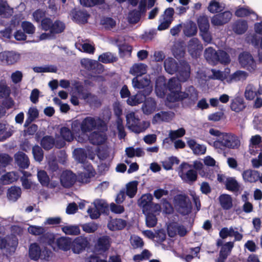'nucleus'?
<instances>
[{
  "label": "nucleus",
  "mask_w": 262,
  "mask_h": 262,
  "mask_svg": "<svg viewBox=\"0 0 262 262\" xmlns=\"http://www.w3.org/2000/svg\"><path fill=\"white\" fill-rule=\"evenodd\" d=\"M71 129L74 133L79 134L77 140L79 142H83L88 140V133L95 129L106 130V126L100 117L88 116L81 122L78 120L73 121L71 123Z\"/></svg>",
  "instance_id": "obj_1"
},
{
  "label": "nucleus",
  "mask_w": 262,
  "mask_h": 262,
  "mask_svg": "<svg viewBox=\"0 0 262 262\" xmlns=\"http://www.w3.org/2000/svg\"><path fill=\"white\" fill-rule=\"evenodd\" d=\"M214 137L216 139L214 141V148L219 154H222L226 156V151L225 148L236 149L241 145L239 138L231 133L222 132L214 129Z\"/></svg>",
  "instance_id": "obj_2"
},
{
  "label": "nucleus",
  "mask_w": 262,
  "mask_h": 262,
  "mask_svg": "<svg viewBox=\"0 0 262 262\" xmlns=\"http://www.w3.org/2000/svg\"><path fill=\"white\" fill-rule=\"evenodd\" d=\"M126 125L132 132L139 134L145 131L150 126L149 121L140 122L138 116L134 112H129L126 115Z\"/></svg>",
  "instance_id": "obj_3"
},
{
  "label": "nucleus",
  "mask_w": 262,
  "mask_h": 262,
  "mask_svg": "<svg viewBox=\"0 0 262 262\" xmlns=\"http://www.w3.org/2000/svg\"><path fill=\"white\" fill-rule=\"evenodd\" d=\"M238 60L241 67L250 73L254 72L257 69L256 61L252 54L248 52H241L238 55Z\"/></svg>",
  "instance_id": "obj_4"
},
{
  "label": "nucleus",
  "mask_w": 262,
  "mask_h": 262,
  "mask_svg": "<svg viewBox=\"0 0 262 262\" xmlns=\"http://www.w3.org/2000/svg\"><path fill=\"white\" fill-rule=\"evenodd\" d=\"M167 88L170 93L167 96V99L170 102L179 101L181 93V85L178 80L173 77L170 79L167 83Z\"/></svg>",
  "instance_id": "obj_5"
},
{
  "label": "nucleus",
  "mask_w": 262,
  "mask_h": 262,
  "mask_svg": "<svg viewBox=\"0 0 262 262\" xmlns=\"http://www.w3.org/2000/svg\"><path fill=\"white\" fill-rule=\"evenodd\" d=\"M41 25L43 30L49 31L51 34L60 33L65 29V25L63 22L56 20L53 23L52 20L48 18L42 19Z\"/></svg>",
  "instance_id": "obj_6"
},
{
  "label": "nucleus",
  "mask_w": 262,
  "mask_h": 262,
  "mask_svg": "<svg viewBox=\"0 0 262 262\" xmlns=\"http://www.w3.org/2000/svg\"><path fill=\"white\" fill-rule=\"evenodd\" d=\"M175 206L178 211L183 214L187 215L191 212V203L188 197L185 195H178L174 198Z\"/></svg>",
  "instance_id": "obj_7"
},
{
  "label": "nucleus",
  "mask_w": 262,
  "mask_h": 262,
  "mask_svg": "<svg viewBox=\"0 0 262 262\" xmlns=\"http://www.w3.org/2000/svg\"><path fill=\"white\" fill-rule=\"evenodd\" d=\"M216 245L218 248H220L216 262H225L234 247V242L224 243L222 239H217Z\"/></svg>",
  "instance_id": "obj_8"
},
{
  "label": "nucleus",
  "mask_w": 262,
  "mask_h": 262,
  "mask_svg": "<svg viewBox=\"0 0 262 262\" xmlns=\"http://www.w3.org/2000/svg\"><path fill=\"white\" fill-rule=\"evenodd\" d=\"M192 166L186 163H182L179 167V175L186 182H194L197 178V172L192 169Z\"/></svg>",
  "instance_id": "obj_9"
},
{
  "label": "nucleus",
  "mask_w": 262,
  "mask_h": 262,
  "mask_svg": "<svg viewBox=\"0 0 262 262\" xmlns=\"http://www.w3.org/2000/svg\"><path fill=\"white\" fill-rule=\"evenodd\" d=\"M89 242L87 237L79 236L72 241V250L74 253L82 252L89 246Z\"/></svg>",
  "instance_id": "obj_10"
},
{
  "label": "nucleus",
  "mask_w": 262,
  "mask_h": 262,
  "mask_svg": "<svg viewBox=\"0 0 262 262\" xmlns=\"http://www.w3.org/2000/svg\"><path fill=\"white\" fill-rule=\"evenodd\" d=\"M246 107L247 103L242 96H235L230 100V108L233 112L238 113L244 111Z\"/></svg>",
  "instance_id": "obj_11"
},
{
  "label": "nucleus",
  "mask_w": 262,
  "mask_h": 262,
  "mask_svg": "<svg viewBox=\"0 0 262 262\" xmlns=\"http://www.w3.org/2000/svg\"><path fill=\"white\" fill-rule=\"evenodd\" d=\"M20 55L14 52H4L0 53V62L7 64H13L20 59Z\"/></svg>",
  "instance_id": "obj_12"
},
{
  "label": "nucleus",
  "mask_w": 262,
  "mask_h": 262,
  "mask_svg": "<svg viewBox=\"0 0 262 262\" xmlns=\"http://www.w3.org/2000/svg\"><path fill=\"white\" fill-rule=\"evenodd\" d=\"M100 131H95L92 133L88 139L94 145H100L104 143L106 140V136L104 133L105 130L100 129Z\"/></svg>",
  "instance_id": "obj_13"
},
{
  "label": "nucleus",
  "mask_w": 262,
  "mask_h": 262,
  "mask_svg": "<svg viewBox=\"0 0 262 262\" xmlns=\"http://www.w3.org/2000/svg\"><path fill=\"white\" fill-rule=\"evenodd\" d=\"M232 16L231 12L228 10L214 14V26H223L228 23Z\"/></svg>",
  "instance_id": "obj_14"
},
{
  "label": "nucleus",
  "mask_w": 262,
  "mask_h": 262,
  "mask_svg": "<svg viewBox=\"0 0 262 262\" xmlns=\"http://www.w3.org/2000/svg\"><path fill=\"white\" fill-rule=\"evenodd\" d=\"M177 73V78H176L179 82H185L190 77V66L186 62L181 63L180 67L178 68Z\"/></svg>",
  "instance_id": "obj_15"
},
{
  "label": "nucleus",
  "mask_w": 262,
  "mask_h": 262,
  "mask_svg": "<svg viewBox=\"0 0 262 262\" xmlns=\"http://www.w3.org/2000/svg\"><path fill=\"white\" fill-rule=\"evenodd\" d=\"M76 180V175L69 170L63 171L60 176V182L64 187L72 186L75 182Z\"/></svg>",
  "instance_id": "obj_16"
},
{
  "label": "nucleus",
  "mask_w": 262,
  "mask_h": 262,
  "mask_svg": "<svg viewBox=\"0 0 262 262\" xmlns=\"http://www.w3.org/2000/svg\"><path fill=\"white\" fill-rule=\"evenodd\" d=\"M215 60L222 64L227 66L230 63L231 59L229 55L226 51L223 50L216 51L214 49V65Z\"/></svg>",
  "instance_id": "obj_17"
},
{
  "label": "nucleus",
  "mask_w": 262,
  "mask_h": 262,
  "mask_svg": "<svg viewBox=\"0 0 262 262\" xmlns=\"http://www.w3.org/2000/svg\"><path fill=\"white\" fill-rule=\"evenodd\" d=\"M174 116V114L172 112H161L154 116L152 122L156 124L160 122H169L172 120Z\"/></svg>",
  "instance_id": "obj_18"
},
{
  "label": "nucleus",
  "mask_w": 262,
  "mask_h": 262,
  "mask_svg": "<svg viewBox=\"0 0 262 262\" xmlns=\"http://www.w3.org/2000/svg\"><path fill=\"white\" fill-rule=\"evenodd\" d=\"M179 67L177 61L172 57H167L164 61V68L165 71L171 75L176 73Z\"/></svg>",
  "instance_id": "obj_19"
},
{
  "label": "nucleus",
  "mask_w": 262,
  "mask_h": 262,
  "mask_svg": "<svg viewBox=\"0 0 262 262\" xmlns=\"http://www.w3.org/2000/svg\"><path fill=\"white\" fill-rule=\"evenodd\" d=\"M14 159L17 165L21 168L26 169L30 165L28 156L21 151H18L15 154Z\"/></svg>",
  "instance_id": "obj_20"
},
{
  "label": "nucleus",
  "mask_w": 262,
  "mask_h": 262,
  "mask_svg": "<svg viewBox=\"0 0 262 262\" xmlns=\"http://www.w3.org/2000/svg\"><path fill=\"white\" fill-rule=\"evenodd\" d=\"M231 28L236 34L242 35L247 30L248 24L245 20L238 19L233 23Z\"/></svg>",
  "instance_id": "obj_21"
},
{
  "label": "nucleus",
  "mask_w": 262,
  "mask_h": 262,
  "mask_svg": "<svg viewBox=\"0 0 262 262\" xmlns=\"http://www.w3.org/2000/svg\"><path fill=\"white\" fill-rule=\"evenodd\" d=\"M156 108L157 103L152 98L146 99L142 106V111L145 115L152 114L156 110Z\"/></svg>",
  "instance_id": "obj_22"
},
{
  "label": "nucleus",
  "mask_w": 262,
  "mask_h": 262,
  "mask_svg": "<svg viewBox=\"0 0 262 262\" xmlns=\"http://www.w3.org/2000/svg\"><path fill=\"white\" fill-rule=\"evenodd\" d=\"M166 81L164 77L159 76L156 81L155 91L159 97H163L165 94Z\"/></svg>",
  "instance_id": "obj_23"
},
{
  "label": "nucleus",
  "mask_w": 262,
  "mask_h": 262,
  "mask_svg": "<svg viewBox=\"0 0 262 262\" xmlns=\"http://www.w3.org/2000/svg\"><path fill=\"white\" fill-rule=\"evenodd\" d=\"M126 225V222L121 219H112L107 224L108 228L111 231L123 229Z\"/></svg>",
  "instance_id": "obj_24"
},
{
  "label": "nucleus",
  "mask_w": 262,
  "mask_h": 262,
  "mask_svg": "<svg viewBox=\"0 0 262 262\" xmlns=\"http://www.w3.org/2000/svg\"><path fill=\"white\" fill-rule=\"evenodd\" d=\"M242 177L245 182L255 183L258 181V171L253 169H247L242 173Z\"/></svg>",
  "instance_id": "obj_25"
},
{
  "label": "nucleus",
  "mask_w": 262,
  "mask_h": 262,
  "mask_svg": "<svg viewBox=\"0 0 262 262\" xmlns=\"http://www.w3.org/2000/svg\"><path fill=\"white\" fill-rule=\"evenodd\" d=\"M180 97L179 101L182 100L185 98H188L192 101H194L197 100L198 94L194 88L191 86L186 89L185 92H181V93H180Z\"/></svg>",
  "instance_id": "obj_26"
},
{
  "label": "nucleus",
  "mask_w": 262,
  "mask_h": 262,
  "mask_svg": "<svg viewBox=\"0 0 262 262\" xmlns=\"http://www.w3.org/2000/svg\"><path fill=\"white\" fill-rule=\"evenodd\" d=\"M187 144L194 155H204L206 151V147L205 145L197 143L194 140L188 141Z\"/></svg>",
  "instance_id": "obj_27"
},
{
  "label": "nucleus",
  "mask_w": 262,
  "mask_h": 262,
  "mask_svg": "<svg viewBox=\"0 0 262 262\" xmlns=\"http://www.w3.org/2000/svg\"><path fill=\"white\" fill-rule=\"evenodd\" d=\"M152 195L151 194L147 193L143 195L138 200V205L142 208L144 213L148 211V208L152 203Z\"/></svg>",
  "instance_id": "obj_28"
},
{
  "label": "nucleus",
  "mask_w": 262,
  "mask_h": 262,
  "mask_svg": "<svg viewBox=\"0 0 262 262\" xmlns=\"http://www.w3.org/2000/svg\"><path fill=\"white\" fill-rule=\"evenodd\" d=\"M111 242V238L110 236H103L98 239L96 246L98 250L104 252L109 249Z\"/></svg>",
  "instance_id": "obj_29"
},
{
  "label": "nucleus",
  "mask_w": 262,
  "mask_h": 262,
  "mask_svg": "<svg viewBox=\"0 0 262 262\" xmlns=\"http://www.w3.org/2000/svg\"><path fill=\"white\" fill-rule=\"evenodd\" d=\"M13 14V9L6 1L0 0V16L4 18H9Z\"/></svg>",
  "instance_id": "obj_30"
},
{
  "label": "nucleus",
  "mask_w": 262,
  "mask_h": 262,
  "mask_svg": "<svg viewBox=\"0 0 262 262\" xmlns=\"http://www.w3.org/2000/svg\"><path fill=\"white\" fill-rule=\"evenodd\" d=\"M219 200L222 208L224 210H229L233 206L232 199L229 194H221L219 198Z\"/></svg>",
  "instance_id": "obj_31"
},
{
  "label": "nucleus",
  "mask_w": 262,
  "mask_h": 262,
  "mask_svg": "<svg viewBox=\"0 0 262 262\" xmlns=\"http://www.w3.org/2000/svg\"><path fill=\"white\" fill-rule=\"evenodd\" d=\"M75 89L76 90V94L80 99L88 101L93 97V96L79 83L76 84Z\"/></svg>",
  "instance_id": "obj_32"
},
{
  "label": "nucleus",
  "mask_w": 262,
  "mask_h": 262,
  "mask_svg": "<svg viewBox=\"0 0 262 262\" xmlns=\"http://www.w3.org/2000/svg\"><path fill=\"white\" fill-rule=\"evenodd\" d=\"M56 243L59 249L68 251L72 249V239L68 237H61L57 239Z\"/></svg>",
  "instance_id": "obj_33"
},
{
  "label": "nucleus",
  "mask_w": 262,
  "mask_h": 262,
  "mask_svg": "<svg viewBox=\"0 0 262 262\" xmlns=\"http://www.w3.org/2000/svg\"><path fill=\"white\" fill-rule=\"evenodd\" d=\"M21 190L20 187L12 186L8 189L7 191V198L10 201L15 202L21 196Z\"/></svg>",
  "instance_id": "obj_34"
},
{
  "label": "nucleus",
  "mask_w": 262,
  "mask_h": 262,
  "mask_svg": "<svg viewBox=\"0 0 262 262\" xmlns=\"http://www.w3.org/2000/svg\"><path fill=\"white\" fill-rule=\"evenodd\" d=\"M225 186L227 190L232 192H237L240 188L239 183L234 177H227Z\"/></svg>",
  "instance_id": "obj_35"
},
{
  "label": "nucleus",
  "mask_w": 262,
  "mask_h": 262,
  "mask_svg": "<svg viewBox=\"0 0 262 262\" xmlns=\"http://www.w3.org/2000/svg\"><path fill=\"white\" fill-rule=\"evenodd\" d=\"M147 71V66L143 63H136L134 64L130 69L129 72L131 74L140 76L145 74Z\"/></svg>",
  "instance_id": "obj_36"
},
{
  "label": "nucleus",
  "mask_w": 262,
  "mask_h": 262,
  "mask_svg": "<svg viewBox=\"0 0 262 262\" xmlns=\"http://www.w3.org/2000/svg\"><path fill=\"white\" fill-rule=\"evenodd\" d=\"M248 76V74L246 71L237 70L234 73L229 76L227 81L231 83L232 81H238L245 80Z\"/></svg>",
  "instance_id": "obj_37"
},
{
  "label": "nucleus",
  "mask_w": 262,
  "mask_h": 262,
  "mask_svg": "<svg viewBox=\"0 0 262 262\" xmlns=\"http://www.w3.org/2000/svg\"><path fill=\"white\" fill-rule=\"evenodd\" d=\"M37 178L38 181L43 186L53 187L57 185V183L54 185L50 184V178L47 172L44 170H40L38 171Z\"/></svg>",
  "instance_id": "obj_38"
},
{
  "label": "nucleus",
  "mask_w": 262,
  "mask_h": 262,
  "mask_svg": "<svg viewBox=\"0 0 262 262\" xmlns=\"http://www.w3.org/2000/svg\"><path fill=\"white\" fill-rule=\"evenodd\" d=\"M188 51L192 56H196L198 51L201 50L202 46L199 40L196 38H192L188 43Z\"/></svg>",
  "instance_id": "obj_39"
},
{
  "label": "nucleus",
  "mask_w": 262,
  "mask_h": 262,
  "mask_svg": "<svg viewBox=\"0 0 262 262\" xmlns=\"http://www.w3.org/2000/svg\"><path fill=\"white\" fill-rule=\"evenodd\" d=\"M27 115V118L24 124L25 126L29 125L32 122L37 118L39 116V112L36 107H30L28 110Z\"/></svg>",
  "instance_id": "obj_40"
},
{
  "label": "nucleus",
  "mask_w": 262,
  "mask_h": 262,
  "mask_svg": "<svg viewBox=\"0 0 262 262\" xmlns=\"http://www.w3.org/2000/svg\"><path fill=\"white\" fill-rule=\"evenodd\" d=\"M19 178L18 173L14 171H11L7 172L6 174L3 175L0 180L3 183V184L6 185L12 183L17 180Z\"/></svg>",
  "instance_id": "obj_41"
},
{
  "label": "nucleus",
  "mask_w": 262,
  "mask_h": 262,
  "mask_svg": "<svg viewBox=\"0 0 262 262\" xmlns=\"http://www.w3.org/2000/svg\"><path fill=\"white\" fill-rule=\"evenodd\" d=\"M196 32L197 28L193 22L190 21L184 24L183 32L185 36L188 37L193 36Z\"/></svg>",
  "instance_id": "obj_42"
},
{
  "label": "nucleus",
  "mask_w": 262,
  "mask_h": 262,
  "mask_svg": "<svg viewBox=\"0 0 262 262\" xmlns=\"http://www.w3.org/2000/svg\"><path fill=\"white\" fill-rule=\"evenodd\" d=\"M61 230L66 234L77 235L80 233V229L78 225H66L61 227Z\"/></svg>",
  "instance_id": "obj_43"
},
{
  "label": "nucleus",
  "mask_w": 262,
  "mask_h": 262,
  "mask_svg": "<svg viewBox=\"0 0 262 262\" xmlns=\"http://www.w3.org/2000/svg\"><path fill=\"white\" fill-rule=\"evenodd\" d=\"M12 134L10 126L6 124L0 123V141H4L10 137Z\"/></svg>",
  "instance_id": "obj_44"
},
{
  "label": "nucleus",
  "mask_w": 262,
  "mask_h": 262,
  "mask_svg": "<svg viewBox=\"0 0 262 262\" xmlns=\"http://www.w3.org/2000/svg\"><path fill=\"white\" fill-rule=\"evenodd\" d=\"M150 80L147 77L139 80L137 77H135L132 80V84L134 88L141 89L150 85Z\"/></svg>",
  "instance_id": "obj_45"
},
{
  "label": "nucleus",
  "mask_w": 262,
  "mask_h": 262,
  "mask_svg": "<svg viewBox=\"0 0 262 262\" xmlns=\"http://www.w3.org/2000/svg\"><path fill=\"white\" fill-rule=\"evenodd\" d=\"M81 66L88 70L94 69L96 67H102V65L98 61L88 58H83L81 60Z\"/></svg>",
  "instance_id": "obj_46"
},
{
  "label": "nucleus",
  "mask_w": 262,
  "mask_h": 262,
  "mask_svg": "<svg viewBox=\"0 0 262 262\" xmlns=\"http://www.w3.org/2000/svg\"><path fill=\"white\" fill-rule=\"evenodd\" d=\"M41 249L36 243L32 244L29 248V256L32 259L37 260L40 258Z\"/></svg>",
  "instance_id": "obj_47"
},
{
  "label": "nucleus",
  "mask_w": 262,
  "mask_h": 262,
  "mask_svg": "<svg viewBox=\"0 0 262 262\" xmlns=\"http://www.w3.org/2000/svg\"><path fill=\"white\" fill-rule=\"evenodd\" d=\"M72 131H73L72 130ZM60 135L61 137L66 141L70 142L74 139V136H76V139H77L78 134H75L67 127H61L60 129Z\"/></svg>",
  "instance_id": "obj_48"
},
{
  "label": "nucleus",
  "mask_w": 262,
  "mask_h": 262,
  "mask_svg": "<svg viewBox=\"0 0 262 262\" xmlns=\"http://www.w3.org/2000/svg\"><path fill=\"white\" fill-rule=\"evenodd\" d=\"M75 159L79 163L85 164L87 155L83 149L77 148L73 151Z\"/></svg>",
  "instance_id": "obj_49"
},
{
  "label": "nucleus",
  "mask_w": 262,
  "mask_h": 262,
  "mask_svg": "<svg viewBox=\"0 0 262 262\" xmlns=\"http://www.w3.org/2000/svg\"><path fill=\"white\" fill-rule=\"evenodd\" d=\"M88 14L85 11H76L73 13V19L78 23H85L87 21Z\"/></svg>",
  "instance_id": "obj_50"
},
{
  "label": "nucleus",
  "mask_w": 262,
  "mask_h": 262,
  "mask_svg": "<svg viewBox=\"0 0 262 262\" xmlns=\"http://www.w3.org/2000/svg\"><path fill=\"white\" fill-rule=\"evenodd\" d=\"M138 182L137 181L130 182L126 184V194L130 198H133L137 191Z\"/></svg>",
  "instance_id": "obj_51"
},
{
  "label": "nucleus",
  "mask_w": 262,
  "mask_h": 262,
  "mask_svg": "<svg viewBox=\"0 0 262 262\" xmlns=\"http://www.w3.org/2000/svg\"><path fill=\"white\" fill-rule=\"evenodd\" d=\"M86 166L88 172H81L79 175L80 180L82 183L88 182L89 179L94 176V172L92 166L90 164H88Z\"/></svg>",
  "instance_id": "obj_52"
},
{
  "label": "nucleus",
  "mask_w": 262,
  "mask_h": 262,
  "mask_svg": "<svg viewBox=\"0 0 262 262\" xmlns=\"http://www.w3.org/2000/svg\"><path fill=\"white\" fill-rule=\"evenodd\" d=\"M146 216L145 221L146 226L148 228H152L157 224V219L156 216V214H154L148 211L145 212L144 213Z\"/></svg>",
  "instance_id": "obj_53"
},
{
  "label": "nucleus",
  "mask_w": 262,
  "mask_h": 262,
  "mask_svg": "<svg viewBox=\"0 0 262 262\" xmlns=\"http://www.w3.org/2000/svg\"><path fill=\"white\" fill-rule=\"evenodd\" d=\"M81 228L83 231L86 233H94L97 230L99 225L95 222H92L81 225Z\"/></svg>",
  "instance_id": "obj_54"
},
{
  "label": "nucleus",
  "mask_w": 262,
  "mask_h": 262,
  "mask_svg": "<svg viewBox=\"0 0 262 262\" xmlns=\"http://www.w3.org/2000/svg\"><path fill=\"white\" fill-rule=\"evenodd\" d=\"M98 60L102 63H107L115 61L116 58L112 53L106 52L100 55L98 57Z\"/></svg>",
  "instance_id": "obj_55"
},
{
  "label": "nucleus",
  "mask_w": 262,
  "mask_h": 262,
  "mask_svg": "<svg viewBox=\"0 0 262 262\" xmlns=\"http://www.w3.org/2000/svg\"><path fill=\"white\" fill-rule=\"evenodd\" d=\"M198 24L201 32L205 33L208 31L209 25L206 16H200L198 19Z\"/></svg>",
  "instance_id": "obj_56"
},
{
  "label": "nucleus",
  "mask_w": 262,
  "mask_h": 262,
  "mask_svg": "<svg viewBox=\"0 0 262 262\" xmlns=\"http://www.w3.org/2000/svg\"><path fill=\"white\" fill-rule=\"evenodd\" d=\"M179 160L177 157H171L162 162L163 167L166 170H170L174 164H178Z\"/></svg>",
  "instance_id": "obj_57"
},
{
  "label": "nucleus",
  "mask_w": 262,
  "mask_h": 262,
  "mask_svg": "<svg viewBox=\"0 0 262 262\" xmlns=\"http://www.w3.org/2000/svg\"><path fill=\"white\" fill-rule=\"evenodd\" d=\"M32 154L36 161L40 162L43 160V152L42 148L38 145H35L32 148Z\"/></svg>",
  "instance_id": "obj_58"
},
{
  "label": "nucleus",
  "mask_w": 262,
  "mask_h": 262,
  "mask_svg": "<svg viewBox=\"0 0 262 262\" xmlns=\"http://www.w3.org/2000/svg\"><path fill=\"white\" fill-rule=\"evenodd\" d=\"M54 144V139L50 136H46L41 141V145L45 149H50L53 147Z\"/></svg>",
  "instance_id": "obj_59"
},
{
  "label": "nucleus",
  "mask_w": 262,
  "mask_h": 262,
  "mask_svg": "<svg viewBox=\"0 0 262 262\" xmlns=\"http://www.w3.org/2000/svg\"><path fill=\"white\" fill-rule=\"evenodd\" d=\"M253 14L256 17L257 15L253 11L246 8L241 7L237 9L235 12V15L239 17H243L249 16L250 14Z\"/></svg>",
  "instance_id": "obj_60"
},
{
  "label": "nucleus",
  "mask_w": 262,
  "mask_h": 262,
  "mask_svg": "<svg viewBox=\"0 0 262 262\" xmlns=\"http://www.w3.org/2000/svg\"><path fill=\"white\" fill-rule=\"evenodd\" d=\"M33 70L36 73L53 72L56 73L57 68L53 66H46L44 67H35L33 68Z\"/></svg>",
  "instance_id": "obj_61"
},
{
  "label": "nucleus",
  "mask_w": 262,
  "mask_h": 262,
  "mask_svg": "<svg viewBox=\"0 0 262 262\" xmlns=\"http://www.w3.org/2000/svg\"><path fill=\"white\" fill-rule=\"evenodd\" d=\"M75 45L76 48L79 50L83 51L88 53L93 54L95 50L94 47L91 44L88 43H83L82 44L76 43Z\"/></svg>",
  "instance_id": "obj_62"
},
{
  "label": "nucleus",
  "mask_w": 262,
  "mask_h": 262,
  "mask_svg": "<svg viewBox=\"0 0 262 262\" xmlns=\"http://www.w3.org/2000/svg\"><path fill=\"white\" fill-rule=\"evenodd\" d=\"M21 28L25 33L28 34H33L35 31V26L30 22L24 21L21 23Z\"/></svg>",
  "instance_id": "obj_63"
},
{
  "label": "nucleus",
  "mask_w": 262,
  "mask_h": 262,
  "mask_svg": "<svg viewBox=\"0 0 262 262\" xmlns=\"http://www.w3.org/2000/svg\"><path fill=\"white\" fill-rule=\"evenodd\" d=\"M141 15L137 11V10H134L130 11L128 15V21L131 24H135L139 21Z\"/></svg>",
  "instance_id": "obj_64"
}]
</instances>
